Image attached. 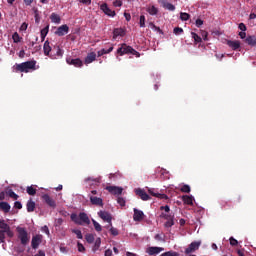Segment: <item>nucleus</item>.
Segmentation results:
<instances>
[{
  "mask_svg": "<svg viewBox=\"0 0 256 256\" xmlns=\"http://www.w3.org/2000/svg\"><path fill=\"white\" fill-rule=\"evenodd\" d=\"M35 65H37V61L35 60L26 61L20 64H15L12 67L13 73H29L31 69L34 71Z\"/></svg>",
  "mask_w": 256,
  "mask_h": 256,
  "instance_id": "obj_1",
  "label": "nucleus"
},
{
  "mask_svg": "<svg viewBox=\"0 0 256 256\" xmlns=\"http://www.w3.org/2000/svg\"><path fill=\"white\" fill-rule=\"evenodd\" d=\"M160 211H165L160 214V219L166 220L164 227L166 228L173 227V225H175V216L171 214H167L169 213V211H171V208L169 207V205L161 206Z\"/></svg>",
  "mask_w": 256,
  "mask_h": 256,
  "instance_id": "obj_2",
  "label": "nucleus"
},
{
  "mask_svg": "<svg viewBox=\"0 0 256 256\" xmlns=\"http://www.w3.org/2000/svg\"><path fill=\"white\" fill-rule=\"evenodd\" d=\"M117 53L120 56L129 55L130 53V55H135V57H141V54L137 50L133 49L131 46H127V44H122V46L117 49Z\"/></svg>",
  "mask_w": 256,
  "mask_h": 256,
  "instance_id": "obj_3",
  "label": "nucleus"
},
{
  "mask_svg": "<svg viewBox=\"0 0 256 256\" xmlns=\"http://www.w3.org/2000/svg\"><path fill=\"white\" fill-rule=\"evenodd\" d=\"M71 220L76 223V225H83V223L89 225V223H91L89 216H87L85 212H81L78 216L76 214H72Z\"/></svg>",
  "mask_w": 256,
  "mask_h": 256,
  "instance_id": "obj_4",
  "label": "nucleus"
},
{
  "mask_svg": "<svg viewBox=\"0 0 256 256\" xmlns=\"http://www.w3.org/2000/svg\"><path fill=\"white\" fill-rule=\"evenodd\" d=\"M16 231L18 233V239L21 241V245H27L29 243V233L23 227H17Z\"/></svg>",
  "mask_w": 256,
  "mask_h": 256,
  "instance_id": "obj_5",
  "label": "nucleus"
},
{
  "mask_svg": "<svg viewBox=\"0 0 256 256\" xmlns=\"http://www.w3.org/2000/svg\"><path fill=\"white\" fill-rule=\"evenodd\" d=\"M42 200L51 209H55L57 207V202H55V199H53L51 196H49V194L42 195Z\"/></svg>",
  "mask_w": 256,
  "mask_h": 256,
  "instance_id": "obj_6",
  "label": "nucleus"
},
{
  "mask_svg": "<svg viewBox=\"0 0 256 256\" xmlns=\"http://www.w3.org/2000/svg\"><path fill=\"white\" fill-rule=\"evenodd\" d=\"M43 242V235L37 234L32 237L31 247L32 249H39V245Z\"/></svg>",
  "mask_w": 256,
  "mask_h": 256,
  "instance_id": "obj_7",
  "label": "nucleus"
},
{
  "mask_svg": "<svg viewBox=\"0 0 256 256\" xmlns=\"http://www.w3.org/2000/svg\"><path fill=\"white\" fill-rule=\"evenodd\" d=\"M0 231H4V233H6V235H8V237H13V231L11 230V227L9 226V224H7L5 222V220H1L0 221Z\"/></svg>",
  "mask_w": 256,
  "mask_h": 256,
  "instance_id": "obj_8",
  "label": "nucleus"
},
{
  "mask_svg": "<svg viewBox=\"0 0 256 256\" xmlns=\"http://www.w3.org/2000/svg\"><path fill=\"white\" fill-rule=\"evenodd\" d=\"M98 217H100V219H102L103 221H106V223H109L110 226L113 225V223L111 222L113 220V217L111 216V214H109V212L101 210L100 212H98Z\"/></svg>",
  "mask_w": 256,
  "mask_h": 256,
  "instance_id": "obj_9",
  "label": "nucleus"
},
{
  "mask_svg": "<svg viewBox=\"0 0 256 256\" xmlns=\"http://www.w3.org/2000/svg\"><path fill=\"white\" fill-rule=\"evenodd\" d=\"M201 246V242H192L186 249H185V254L189 255L191 253H195L197 249Z\"/></svg>",
  "mask_w": 256,
  "mask_h": 256,
  "instance_id": "obj_10",
  "label": "nucleus"
},
{
  "mask_svg": "<svg viewBox=\"0 0 256 256\" xmlns=\"http://www.w3.org/2000/svg\"><path fill=\"white\" fill-rule=\"evenodd\" d=\"M67 33H69V26H67V24L58 27L55 31V35H58V37H63L67 35Z\"/></svg>",
  "mask_w": 256,
  "mask_h": 256,
  "instance_id": "obj_11",
  "label": "nucleus"
},
{
  "mask_svg": "<svg viewBox=\"0 0 256 256\" xmlns=\"http://www.w3.org/2000/svg\"><path fill=\"white\" fill-rule=\"evenodd\" d=\"M106 191L112 195H121L123 193V188L119 186H106Z\"/></svg>",
  "mask_w": 256,
  "mask_h": 256,
  "instance_id": "obj_12",
  "label": "nucleus"
},
{
  "mask_svg": "<svg viewBox=\"0 0 256 256\" xmlns=\"http://www.w3.org/2000/svg\"><path fill=\"white\" fill-rule=\"evenodd\" d=\"M101 11H103V13H105V15H107L108 17H115L116 13L115 10H111L109 8V6L107 5V3H104L100 6Z\"/></svg>",
  "mask_w": 256,
  "mask_h": 256,
  "instance_id": "obj_13",
  "label": "nucleus"
},
{
  "mask_svg": "<svg viewBox=\"0 0 256 256\" xmlns=\"http://www.w3.org/2000/svg\"><path fill=\"white\" fill-rule=\"evenodd\" d=\"M66 63L68 65H73L74 67H81L83 65V61L79 58H71V57H68L66 58Z\"/></svg>",
  "mask_w": 256,
  "mask_h": 256,
  "instance_id": "obj_14",
  "label": "nucleus"
},
{
  "mask_svg": "<svg viewBox=\"0 0 256 256\" xmlns=\"http://www.w3.org/2000/svg\"><path fill=\"white\" fill-rule=\"evenodd\" d=\"M135 193L138 197H140V199H142V201H149V199H151L149 194H147V192L141 188L136 189Z\"/></svg>",
  "mask_w": 256,
  "mask_h": 256,
  "instance_id": "obj_15",
  "label": "nucleus"
},
{
  "mask_svg": "<svg viewBox=\"0 0 256 256\" xmlns=\"http://www.w3.org/2000/svg\"><path fill=\"white\" fill-rule=\"evenodd\" d=\"M43 51H44V55H46V57H50L51 59H54L53 55H51L52 48L49 43V40H46L44 42Z\"/></svg>",
  "mask_w": 256,
  "mask_h": 256,
  "instance_id": "obj_16",
  "label": "nucleus"
},
{
  "mask_svg": "<svg viewBox=\"0 0 256 256\" xmlns=\"http://www.w3.org/2000/svg\"><path fill=\"white\" fill-rule=\"evenodd\" d=\"M145 217V213H143V211L134 208V215H133V220L134 221H143Z\"/></svg>",
  "mask_w": 256,
  "mask_h": 256,
  "instance_id": "obj_17",
  "label": "nucleus"
},
{
  "mask_svg": "<svg viewBox=\"0 0 256 256\" xmlns=\"http://www.w3.org/2000/svg\"><path fill=\"white\" fill-rule=\"evenodd\" d=\"M95 59H97V54L95 52H90L86 56L84 63H85V65H89L90 63H93V61H95Z\"/></svg>",
  "mask_w": 256,
  "mask_h": 256,
  "instance_id": "obj_18",
  "label": "nucleus"
},
{
  "mask_svg": "<svg viewBox=\"0 0 256 256\" xmlns=\"http://www.w3.org/2000/svg\"><path fill=\"white\" fill-rule=\"evenodd\" d=\"M90 203L92 205H97L99 207H103V199H101L97 196H90Z\"/></svg>",
  "mask_w": 256,
  "mask_h": 256,
  "instance_id": "obj_19",
  "label": "nucleus"
},
{
  "mask_svg": "<svg viewBox=\"0 0 256 256\" xmlns=\"http://www.w3.org/2000/svg\"><path fill=\"white\" fill-rule=\"evenodd\" d=\"M161 251H165V248L149 247L146 252L149 253L150 255H158V253H161Z\"/></svg>",
  "mask_w": 256,
  "mask_h": 256,
  "instance_id": "obj_20",
  "label": "nucleus"
},
{
  "mask_svg": "<svg viewBox=\"0 0 256 256\" xmlns=\"http://www.w3.org/2000/svg\"><path fill=\"white\" fill-rule=\"evenodd\" d=\"M117 37H125V30L123 28H115L113 30V39H117Z\"/></svg>",
  "mask_w": 256,
  "mask_h": 256,
  "instance_id": "obj_21",
  "label": "nucleus"
},
{
  "mask_svg": "<svg viewBox=\"0 0 256 256\" xmlns=\"http://www.w3.org/2000/svg\"><path fill=\"white\" fill-rule=\"evenodd\" d=\"M227 45H229L233 51H237V49L241 47V43H239V41L228 40Z\"/></svg>",
  "mask_w": 256,
  "mask_h": 256,
  "instance_id": "obj_22",
  "label": "nucleus"
},
{
  "mask_svg": "<svg viewBox=\"0 0 256 256\" xmlns=\"http://www.w3.org/2000/svg\"><path fill=\"white\" fill-rule=\"evenodd\" d=\"M0 210L4 213H9L11 211V205L7 202H0Z\"/></svg>",
  "mask_w": 256,
  "mask_h": 256,
  "instance_id": "obj_23",
  "label": "nucleus"
},
{
  "mask_svg": "<svg viewBox=\"0 0 256 256\" xmlns=\"http://www.w3.org/2000/svg\"><path fill=\"white\" fill-rule=\"evenodd\" d=\"M245 43H247V45H251V47H255L256 46V36H248L245 39Z\"/></svg>",
  "mask_w": 256,
  "mask_h": 256,
  "instance_id": "obj_24",
  "label": "nucleus"
},
{
  "mask_svg": "<svg viewBox=\"0 0 256 256\" xmlns=\"http://www.w3.org/2000/svg\"><path fill=\"white\" fill-rule=\"evenodd\" d=\"M162 7L164 9H167L168 11H175V5L163 0L162 1Z\"/></svg>",
  "mask_w": 256,
  "mask_h": 256,
  "instance_id": "obj_25",
  "label": "nucleus"
},
{
  "mask_svg": "<svg viewBox=\"0 0 256 256\" xmlns=\"http://www.w3.org/2000/svg\"><path fill=\"white\" fill-rule=\"evenodd\" d=\"M182 201L185 205H193V196L184 195L182 196Z\"/></svg>",
  "mask_w": 256,
  "mask_h": 256,
  "instance_id": "obj_26",
  "label": "nucleus"
},
{
  "mask_svg": "<svg viewBox=\"0 0 256 256\" xmlns=\"http://www.w3.org/2000/svg\"><path fill=\"white\" fill-rule=\"evenodd\" d=\"M26 208L28 213H33L35 211V202L30 199L26 204Z\"/></svg>",
  "mask_w": 256,
  "mask_h": 256,
  "instance_id": "obj_27",
  "label": "nucleus"
},
{
  "mask_svg": "<svg viewBox=\"0 0 256 256\" xmlns=\"http://www.w3.org/2000/svg\"><path fill=\"white\" fill-rule=\"evenodd\" d=\"M100 247H101V238H96L94 245L92 247L93 253H97V251H99Z\"/></svg>",
  "mask_w": 256,
  "mask_h": 256,
  "instance_id": "obj_28",
  "label": "nucleus"
},
{
  "mask_svg": "<svg viewBox=\"0 0 256 256\" xmlns=\"http://www.w3.org/2000/svg\"><path fill=\"white\" fill-rule=\"evenodd\" d=\"M50 19H51L52 23H56V24L61 23V17L59 16V14L52 13L50 15Z\"/></svg>",
  "mask_w": 256,
  "mask_h": 256,
  "instance_id": "obj_29",
  "label": "nucleus"
},
{
  "mask_svg": "<svg viewBox=\"0 0 256 256\" xmlns=\"http://www.w3.org/2000/svg\"><path fill=\"white\" fill-rule=\"evenodd\" d=\"M191 37H192V39H194L195 45H197V43H201V41H203V38H201V36H198L197 33H195V32H191Z\"/></svg>",
  "mask_w": 256,
  "mask_h": 256,
  "instance_id": "obj_30",
  "label": "nucleus"
},
{
  "mask_svg": "<svg viewBox=\"0 0 256 256\" xmlns=\"http://www.w3.org/2000/svg\"><path fill=\"white\" fill-rule=\"evenodd\" d=\"M26 193H28V195L35 196L37 195V189L33 186H28L26 188Z\"/></svg>",
  "mask_w": 256,
  "mask_h": 256,
  "instance_id": "obj_31",
  "label": "nucleus"
},
{
  "mask_svg": "<svg viewBox=\"0 0 256 256\" xmlns=\"http://www.w3.org/2000/svg\"><path fill=\"white\" fill-rule=\"evenodd\" d=\"M49 33V26H46L40 31L41 39L42 41H45V38L47 37V34Z\"/></svg>",
  "mask_w": 256,
  "mask_h": 256,
  "instance_id": "obj_32",
  "label": "nucleus"
},
{
  "mask_svg": "<svg viewBox=\"0 0 256 256\" xmlns=\"http://www.w3.org/2000/svg\"><path fill=\"white\" fill-rule=\"evenodd\" d=\"M156 174L160 175V177H166V175H169V172L163 168H157L156 169Z\"/></svg>",
  "mask_w": 256,
  "mask_h": 256,
  "instance_id": "obj_33",
  "label": "nucleus"
},
{
  "mask_svg": "<svg viewBox=\"0 0 256 256\" xmlns=\"http://www.w3.org/2000/svg\"><path fill=\"white\" fill-rule=\"evenodd\" d=\"M92 223L95 231H97L98 233H101V231H103V227H101V224H99V222L92 220Z\"/></svg>",
  "mask_w": 256,
  "mask_h": 256,
  "instance_id": "obj_34",
  "label": "nucleus"
},
{
  "mask_svg": "<svg viewBox=\"0 0 256 256\" xmlns=\"http://www.w3.org/2000/svg\"><path fill=\"white\" fill-rule=\"evenodd\" d=\"M147 12L149 13V15H157V13H159V10L157 9V7L151 6L147 9Z\"/></svg>",
  "mask_w": 256,
  "mask_h": 256,
  "instance_id": "obj_35",
  "label": "nucleus"
},
{
  "mask_svg": "<svg viewBox=\"0 0 256 256\" xmlns=\"http://www.w3.org/2000/svg\"><path fill=\"white\" fill-rule=\"evenodd\" d=\"M190 17H191V15H189L188 13H185V12L180 13L181 21H189Z\"/></svg>",
  "mask_w": 256,
  "mask_h": 256,
  "instance_id": "obj_36",
  "label": "nucleus"
},
{
  "mask_svg": "<svg viewBox=\"0 0 256 256\" xmlns=\"http://www.w3.org/2000/svg\"><path fill=\"white\" fill-rule=\"evenodd\" d=\"M180 191L182 193H191V187L187 184H184L181 188Z\"/></svg>",
  "mask_w": 256,
  "mask_h": 256,
  "instance_id": "obj_37",
  "label": "nucleus"
},
{
  "mask_svg": "<svg viewBox=\"0 0 256 256\" xmlns=\"http://www.w3.org/2000/svg\"><path fill=\"white\" fill-rule=\"evenodd\" d=\"M8 196L11 197V199H14L15 201L19 199V195H17L12 189L8 191Z\"/></svg>",
  "mask_w": 256,
  "mask_h": 256,
  "instance_id": "obj_38",
  "label": "nucleus"
},
{
  "mask_svg": "<svg viewBox=\"0 0 256 256\" xmlns=\"http://www.w3.org/2000/svg\"><path fill=\"white\" fill-rule=\"evenodd\" d=\"M12 39L14 41V43H21V36H19V33L15 32L12 35Z\"/></svg>",
  "mask_w": 256,
  "mask_h": 256,
  "instance_id": "obj_39",
  "label": "nucleus"
},
{
  "mask_svg": "<svg viewBox=\"0 0 256 256\" xmlns=\"http://www.w3.org/2000/svg\"><path fill=\"white\" fill-rule=\"evenodd\" d=\"M85 239L87 243L91 244L95 241V236L93 234H86Z\"/></svg>",
  "mask_w": 256,
  "mask_h": 256,
  "instance_id": "obj_40",
  "label": "nucleus"
},
{
  "mask_svg": "<svg viewBox=\"0 0 256 256\" xmlns=\"http://www.w3.org/2000/svg\"><path fill=\"white\" fill-rule=\"evenodd\" d=\"M149 26H150L151 29H153L154 31H157L158 33H161V34L163 35V30H161L160 27L155 26L153 22H150V23H149Z\"/></svg>",
  "mask_w": 256,
  "mask_h": 256,
  "instance_id": "obj_41",
  "label": "nucleus"
},
{
  "mask_svg": "<svg viewBox=\"0 0 256 256\" xmlns=\"http://www.w3.org/2000/svg\"><path fill=\"white\" fill-rule=\"evenodd\" d=\"M72 233H74L77 236V239H83V233H81V230L73 229Z\"/></svg>",
  "mask_w": 256,
  "mask_h": 256,
  "instance_id": "obj_42",
  "label": "nucleus"
},
{
  "mask_svg": "<svg viewBox=\"0 0 256 256\" xmlns=\"http://www.w3.org/2000/svg\"><path fill=\"white\" fill-rule=\"evenodd\" d=\"M117 203L119 204L120 207H125V204H126L125 198L118 197L117 198Z\"/></svg>",
  "mask_w": 256,
  "mask_h": 256,
  "instance_id": "obj_43",
  "label": "nucleus"
},
{
  "mask_svg": "<svg viewBox=\"0 0 256 256\" xmlns=\"http://www.w3.org/2000/svg\"><path fill=\"white\" fill-rule=\"evenodd\" d=\"M110 233H111V235H113V237H117V235H119V230L115 227H111Z\"/></svg>",
  "mask_w": 256,
  "mask_h": 256,
  "instance_id": "obj_44",
  "label": "nucleus"
},
{
  "mask_svg": "<svg viewBox=\"0 0 256 256\" xmlns=\"http://www.w3.org/2000/svg\"><path fill=\"white\" fill-rule=\"evenodd\" d=\"M160 256H179V253L169 251V252H165V253L161 254Z\"/></svg>",
  "mask_w": 256,
  "mask_h": 256,
  "instance_id": "obj_45",
  "label": "nucleus"
},
{
  "mask_svg": "<svg viewBox=\"0 0 256 256\" xmlns=\"http://www.w3.org/2000/svg\"><path fill=\"white\" fill-rule=\"evenodd\" d=\"M174 35H181L183 33V28L175 27L173 30Z\"/></svg>",
  "mask_w": 256,
  "mask_h": 256,
  "instance_id": "obj_46",
  "label": "nucleus"
},
{
  "mask_svg": "<svg viewBox=\"0 0 256 256\" xmlns=\"http://www.w3.org/2000/svg\"><path fill=\"white\" fill-rule=\"evenodd\" d=\"M102 51L104 52V55H108V53L113 51V44H111L108 49L103 48Z\"/></svg>",
  "mask_w": 256,
  "mask_h": 256,
  "instance_id": "obj_47",
  "label": "nucleus"
},
{
  "mask_svg": "<svg viewBox=\"0 0 256 256\" xmlns=\"http://www.w3.org/2000/svg\"><path fill=\"white\" fill-rule=\"evenodd\" d=\"M140 27H145V15L140 16V21H139Z\"/></svg>",
  "mask_w": 256,
  "mask_h": 256,
  "instance_id": "obj_48",
  "label": "nucleus"
},
{
  "mask_svg": "<svg viewBox=\"0 0 256 256\" xmlns=\"http://www.w3.org/2000/svg\"><path fill=\"white\" fill-rule=\"evenodd\" d=\"M77 247H78V251H79L80 253H84V251H85V246H83V245L81 244V242H78V243H77Z\"/></svg>",
  "mask_w": 256,
  "mask_h": 256,
  "instance_id": "obj_49",
  "label": "nucleus"
},
{
  "mask_svg": "<svg viewBox=\"0 0 256 256\" xmlns=\"http://www.w3.org/2000/svg\"><path fill=\"white\" fill-rule=\"evenodd\" d=\"M156 197L158 199H165L166 201H167V199H169V196H167L166 194H161V193L156 194Z\"/></svg>",
  "mask_w": 256,
  "mask_h": 256,
  "instance_id": "obj_50",
  "label": "nucleus"
},
{
  "mask_svg": "<svg viewBox=\"0 0 256 256\" xmlns=\"http://www.w3.org/2000/svg\"><path fill=\"white\" fill-rule=\"evenodd\" d=\"M238 244L239 242L237 241V239L230 237V245H232V247H235Z\"/></svg>",
  "mask_w": 256,
  "mask_h": 256,
  "instance_id": "obj_51",
  "label": "nucleus"
},
{
  "mask_svg": "<svg viewBox=\"0 0 256 256\" xmlns=\"http://www.w3.org/2000/svg\"><path fill=\"white\" fill-rule=\"evenodd\" d=\"M0 243H5V232L0 230Z\"/></svg>",
  "mask_w": 256,
  "mask_h": 256,
  "instance_id": "obj_52",
  "label": "nucleus"
},
{
  "mask_svg": "<svg viewBox=\"0 0 256 256\" xmlns=\"http://www.w3.org/2000/svg\"><path fill=\"white\" fill-rule=\"evenodd\" d=\"M114 7H122L123 2L121 0H116L113 2Z\"/></svg>",
  "mask_w": 256,
  "mask_h": 256,
  "instance_id": "obj_53",
  "label": "nucleus"
},
{
  "mask_svg": "<svg viewBox=\"0 0 256 256\" xmlns=\"http://www.w3.org/2000/svg\"><path fill=\"white\" fill-rule=\"evenodd\" d=\"M56 49H57L56 51L57 56L63 57V50L59 46H57Z\"/></svg>",
  "mask_w": 256,
  "mask_h": 256,
  "instance_id": "obj_54",
  "label": "nucleus"
},
{
  "mask_svg": "<svg viewBox=\"0 0 256 256\" xmlns=\"http://www.w3.org/2000/svg\"><path fill=\"white\" fill-rule=\"evenodd\" d=\"M14 207H15V209H23V204H21V202H19V201H16L14 203Z\"/></svg>",
  "mask_w": 256,
  "mask_h": 256,
  "instance_id": "obj_55",
  "label": "nucleus"
},
{
  "mask_svg": "<svg viewBox=\"0 0 256 256\" xmlns=\"http://www.w3.org/2000/svg\"><path fill=\"white\" fill-rule=\"evenodd\" d=\"M27 27H29V24H27L26 22L22 23V25L20 26V31H27Z\"/></svg>",
  "mask_w": 256,
  "mask_h": 256,
  "instance_id": "obj_56",
  "label": "nucleus"
},
{
  "mask_svg": "<svg viewBox=\"0 0 256 256\" xmlns=\"http://www.w3.org/2000/svg\"><path fill=\"white\" fill-rule=\"evenodd\" d=\"M221 207H222V209H227V207H230L229 202L228 201H222L221 202Z\"/></svg>",
  "mask_w": 256,
  "mask_h": 256,
  "instance_id": "obj_57",
  "label": "nucleus"
},
{
  "mask_svg": "<svg viewBox=\"0 0 256 256\" xmlns=\"http://www.w3.org/2000/svg\"><path fill=\"white\" fill-rule=\"evenodd\" d=\"M88 181H94L95 183H99V179L98 178L88 177V178L85 179V182L88 183Z\"/></svg>",
  "mask_w": 256,
  "mask_h": 256,
  "instance_id": "obj_58",
  "label": "nucleus"
},
{
  "mask_svg": "<svg viewBox=\"0 0 256 256\" xmlns=\"http://www.w3.org/2000/svg\"><path fill=\"white\" fill-rule=\"evenodd\" d=\"M238 27H239L240 31H247V26H245L244 23H240Z\"/></svg>",
  "mask_w": 256,
  "mask_h": 256,
  "instance_id": "obj_59",
  "label": "nucleus"
},
{
  "mask_svg": "<svg viewBox=\"0 0 256 256\" xmlns=\"http://www.w3.org/2000/svg\"><path fill=\"white\" fill-rule=\"evenodd\" d=\"M113 255V251L111 249H107L104 253V256H111Z\"/></svg>",
  "mask_w": 256,
  "mask_h": 256,
  "instance_id": "obj_60",
  "label": "nucleus"
},
{
  "mask_svg": "<svg viewBox=\"0 0 256 256\" xmlns=\"http://www.w3.org/2000/svg\"><path fill=\"white\" fill-rule=\"evenodd\" d=\"M124 17H125L126 21H131V14L130 13L125 12Z\"/></svg>",
  "mask_w": 256,
  "mask_h": 256,
  "instance_id": "obj_61",
  "label": "nucleus"
},
{
  "mask_svg": "<svg viewBox=\"0 0 256 256\" xmlns=\"http://www.w3.org/2000/svg\"><path fill=\"white\" fill-rule=\"evenodd\" d=\"M239 37L240 39H245L247 37V33H245V31H242L239 33Z\"/></svg>",
  "mask_w": 256,
  "mask_h": 256,
  "instance_id": "obj_62",
  "label": "nucleus"
},
{
  "mask_svg": "<svg viewBox=\"0 0 256 256\" xmlns=\"http://www.w3.org/2000/svg\"><path fill=\"white\" fill-rule=\"evenodd\" d=\"M201 25H203V20L197 19L196 20V27H201Z\"/></svg>",
  "mask_w": 256,
  "mask_h": 256,
  "instance_id": "obj_63",
  "label": "nucleus"
},
{
  "mask_svg": "<svg viewBox=\"0 0 256 256\" xmlns=\"http://www.w3.org/2000/svg\"><path fill=\"white\" fill-rule=\"evenodd\" d=\"M34 256H45V251L39 250L38 253Z\"/></svg>",
  "mask_w": 256,
  "mask_h": 256,
  "instance_id": "obj_64",
  "label": "nucleus"
}]
</instances>
